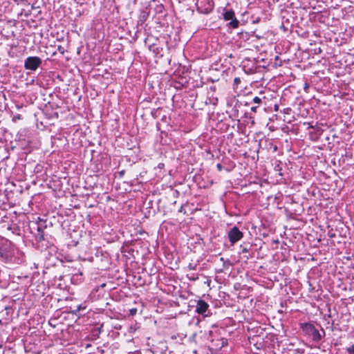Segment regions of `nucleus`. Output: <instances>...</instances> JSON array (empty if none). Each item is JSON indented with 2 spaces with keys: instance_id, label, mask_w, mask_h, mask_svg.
<instances>
[{
  "instance_id": "obj_5",
  "label": "nucleus",
  "mask_w": 354,
  "mask_h": 354,
  "mask_svg": "<svg viewBox=\"0 0 354 354\" xmlns=\"http://www.w3.org/2000/svg\"><path fill=\"white\" fill-rule=\"evenodd\" d=\"M208 308V304L205 302L204 300L200 299L197 301V304L196 306V312L198 313V314L206 316L205 313L207 310Z\"/></svg>"
},
{
  "instance_id": "obj_26",
  "label": "nucleus",
  "mask_w": 354,
  "mask_h": 354,
  "mask_svg": "<svg viewBox=\"0 0 354 354\" xmlns=\"http://www.w3.org/2000/svg\"><path fill=\"white\" fill-rule=\"evenodd\" d=\"M277 146H274V151H277Z\"/></svg>"
},
{
  "instance_id": "obj_10",
  "label": "nucleus",
  "mask_w": 354,
  "mask_h": 354,
  "mask_svg": "<svg viewBox=\"0 0 354 354\" xmlns=\"http://www.w3.org/2000/svg\"><path fill=\"white\" fill-rule=\"evenodd\" d=\"M149 49L150 51L153 52L156 55L160 53V48L154 44L149 45Z\"/></svg>"
},
{
  "instance_id": "obj_16",
  "label": "nucleus",
  "mask_w": 354,
  "mask_h": 354,
  "mask_svg": "<svg viewBox=\"0 0 354 354\" xmlns=\"http://www.w3.org/2000/svg\"><path fill=\"white\" fill-rule=\"evenodd\" d=\"M57 50H58V51H59L62 55H64V53L66 52V49H65V48H64V46H60V45H59V46H58V47H57Z\"/></svg>"
},
{
  "instance_id": "obj_27",
  "label": "nucleus",
  "mask_w": 354,
  "mask_h": 354,
  "mask_svg": "<svg viewBox=\"0 0 354 354\" xmlns=\"http://www.w3.org/2000/svg\"><path fill=\"white\" fill-rule=\"evenodd\" d=\"M182 211H183V206L179 209V212H182Z\"/></svg>"
},
{
  "instance_id": "obj_25",
  "label": "nucleus",
  "mask_w": 354,
  "mask_h": 354,
  "mask_svg": "<svg viewBox=\"0 0 354 354\" xmlns=\"http://www.w3.org/2000/svg\"><path fill=\"white\" fill-rule=\"evenodd\" d=\"M217 168L218 169V170H221V169H222L221 165V164H218L217 165Z\"/></svg>"
},
{
  "instance_id": "obj_2",
  "label": "nucleus",
  "mask_w": 354,
  "mask_h": 354,
  "mask_svg": "<svg viewBox=\"0 0 354 354\" xmlns=\"http://www.w3.org/2000/svg\"><path fill=\"white\" fill-rule=\"evenodd\" d=\"M196 6L200 13L208 14L213 10L214 2L212 0H197Z\"/></svg>"
},
{
  "instance_id": "obj_6",
  "label": "nucleus",
  "mask_w": 354,
  "mask_h": 354,
  "mask_svg": "<svg viewBox=\"0 0 354 354\" xmlns=\"http://www.w3.org/2000/svg\"><path fill=\"white\" fill-rule=\"evenodd\" d=\"M227 344V339L223 337L212 340V346L215 347L216 350H221L223 347L226 346Z\"/></svg>"
},
{
  "instance_id": "obj_8",
  "label": "nucleus",
  "mask_w": 354,
  "mask_h": 354,
  "mask_svg": "<svg viewBox=\"0 0 354 354\" xmlns=\"http://www.w3.org/2000/svg\"><path fill=\"white\" fill-rule=\"evenodd\" d=\"M0 257L5 261L10 260V252L6 248H0Z\"/></svg>"
},
{
  "instance_id": "obj_18",
  "label": "nucleus",
  "mask_w": 354,
  "mask_h": 354,
  "mask_svg": "<svg viewBox=\"0 0 354 354\" xmlns=\"http://www.w3.org/2000/svg\"><path fill=\"white\" fill-rule=\"evenodd\" d=\"M21 119H22L21 115L20 114H17L13 117L12 120L14 122H16L17 120H21Z\"/></svg>"
},
{
  "instance_id": "obj_14",
  "label": "nucleus",
  "mask_w": 354,
  "mask_h": 354,
  "mask_svg": "<svg viewBox=\"0 0 354 354\" xmlns=\"http://www.w3.org/2000/svg\"><path fill=\"white\" fill-rule=\"evenodd\" d=\"M35 237L38 241H41L44 240V232H38V233L36 234Z\"/></svg>"
},
{
  "instance_id": "obj_24",
  "label": "nucleus",
  "mask_w": 354,
  "mask_h": 354,
  "mask_svg": "<svg viewBox=\"0 0 354 354\" xmlns=\"http://www.w3.org/2000/svg\"><path fill=\"white\" fill-rule=\"evenodd\" d=\"M257 109V106H252V107H251V111L256 112Z\"/></svg>"
},
{
  "instance_id": "obj_19",
  "label": "nucleus",
  "mask_w": 354,
  "mask_h": 354,
  "mask_svg": "<svg viewBox=\"0 0 354 354\" xmlns=\"http://www.w3.org/2000/svg\"><path fill=\"white\" fill-rule=\"evenodd\" d=\"M196 263H190L188 265V268L189 270H196Z\"/></svg>"
},
{
  "instance_id": "obj_7",
  "label": "nucleus",
  "mask_w": 354,
  "mask_h": 354,
  "mask_svg": "<svg viewBox=\"0 0 354 354\" xmlns=\"http://www.w3.org/2000/svg\"><path fill=\"white\" fill-rule=\"evenodd\" d=\"M147 10V8L140 10L137 22L138 26H142L148 19L149 13Z\"/></svg>"
},
{
  "instance_id": "obj_22",
  "label": "nucleus",
  "mask_w": 354,
  "mask_h": 354,
  "mask_svg": "<svg viewBox=\"0 0 354 354\" xmlns=\"http://www.w3.org/2000/svg\"><path fill=\"white\" fill-rule=\"evenodd\" d=\"M234 84H239V83L241 82V80H240V78H239V77H236V78H234Z\"/></svg>"
},
{
  "instance_id": "obj_23",
  "label": "nucleus",
  "mask_w": 354,
  "mask_h": 354,
  "mask_svg": "<svg viewBox=\"0 0 354 354\" xmlns=\"http://www.w3.org/2000/svg\"><path fill=\"white\" fill-rule=\"evenodd\" d=\"M249 252V250L247 248H243L242 249V253H247Z\"/></svg>"
},
{
  "instance_id": "obj_11",
  "label": "nucleus",
  "mask_w": 354,
  "mask_h": 354,
  "mask_svg": "<svg viewBox=\"0 0 354 354\" xmlns=\"http://www.w3.org/2000/svg\"><path fill=\"white\" fill-rule=\"evenodd\" d=\"M37 232H44V229L46 227V224H45V221H42L41 220H40L37 223Z\"/></svg>"
},
{
  "instance_id": "obj_12",
  "label": "nucleus",
  "mask_w": 354,
  "mask_h": 354,
  "mask_svg": "<svg viewBox=\"0 0 354 354\" xmlns=\"http://www.w3.org/2000/svg\"><path fill=\"white\" fill-rule=\"evenodd\" d=\"M86 308V306L84 304H82L76 306V309L73 310L75 313L80 312L81 310H84Z\"/></svg>"
},
{
  "instance_id": "obj_17",
  "label": "nucleus",
  "mask_w": 354,
  "mask_h": 354,
  "mask_svg": "<svg viewBox=\"0 0 354 354\" xmlns=\"http://www.w3.org/2000/svg\"><path fill=\"white\" fill-rule=\"evenodd\" d=\"M252 101H253V102H254L256 104H261L262 102V100L259 97L256 96L253 98Z\"/></svg>"
},
{
  "instance_id": "obj_9",
  "label": "nucleus",
  "mask_w": 354,
  "mask_h": 354,
  "mask_svg": "<svg viewBox=\"0 0 354 354\" xmlns=\"http://www.w3.org/2000/svg\"><path fill=\"white\" fill-rule=\"evenodd\" d=\"M223 18L225 21L233 19L235 17L234 12L232 10H227L223 12Z\"/></svg>"
},
{
  "instance_id": "obj_15",
  "label": "nucleus",
  "mask_w": 354,
  "mask_h": 354,
  "mask_svg": "<svg viewBox=\"0 0 354 354\" xmlns=\"http://www.w3.org/2000/svg\"><path fill=\"white\" fill-rule=\"evenodd\" d=\"M346 351L348 354H354V344L351 345L350 346L346 348Z\"/></svg>"
},
{
  "instance_id": "obj_4",
  "label": "nucleus",
  "mask_w": 354,
  "mask_h": 354,
  "mask_svg": "<svg viewBox=\"0 0 354 354\" xmlns=\"http://www.w3.org/2000/svg\"><path fill=\"white\" fill-rule=\"evenodd\" d=\"M243 234L234 226L228 232V239L231 244H234L243 238Z\"/></svg>"
},
{
  "instance_id": "obj_13",
  "label": "nucleus",
  "mask_w": 354,
  "mask_h": 354,
  "mask_svg": "<svg viewBox=\"0 0 354 354\" xmlns=\"http://www.w3.org/2000/svg\"><path fill=\"white\" fill-rule=\"evenodd\" d=\"M239 21L235 18V17L233 18V19H231V21L230 23V25L234 28H236L239 26Z\"/></svg>"
},
{
  "instance_id": "obj_1",
  "label": "nucleus",
  "mask_w": 354,
  "mask_h": 354,
  "mask_svg": "<svg viewBox=\"0 0 354 354\" xmlns=\"http://www.w3.org/2000/svg\"><path fill=\"white\" fill-rule=\"evenodd\" d=\"M303 331L308 335L310 336L314 342H319L322 337L325 335V331L322 329V333L310 323H303L301 324Z\"/></svg>"
},
{
  "instance_id": "obj_21",
  "label": "nucleus",
  "mask_w": 354,
  "mask_h": 354,
  "mask_svg": "<svg viewBox=\"0 0 354 354\" xmlns=\"http://www.w3.org/2000/svg\"><path fill=\"white\" fill-rule=\"evenodd\" d=\"M163 10V6L162 4L158 5L156 8V10Z\"/></svg>"
},
{
  "instance_id": "obj_20",
  "label": "nucleus",
  "mask_w": 354,
  "mask_h": 354,
  "mask_svg": "<svg viewBox=\"0 0 354 354\" xmlns=\"http://www.w3.org/2000/svg\"><path fill=\"white\" fill-rule=\"evenodd\" d=\"M136 313H137V309L136 308H131L130 310V315H134L136 314Z\"/></svg>"
},
{
  "instance_id": "obj_28",
  "label": "nucleus",
  "mask_w": 354,
  "mask_h": 354,
  "mask_svg": "<svg viewBox=\"0 0 354 354\" xmlns=\"http://www.w3.org/2000/svg\"><path fill=\"white\" fill-rule=\"evenodd\" d=\"M123 174H124V171H122L120 172V175H123Z\"/></svg>"
},
{
  "instance_id": "obj_3",
  "label": "nucleus",
  "mask_w": 354,
  "mask_h": 354,
  "mask_svg": "<svg viewBox=\"0 0 354 354\" xmlns=\"http://www.w3.org/2000/svg\"><path fill=\"white\" fill-rule=\"evenodd\" d=\"M42 60L37 56L28 57L24 61V68L32 71H36L41 64Z\"/></svg>"
}]
</instances>
